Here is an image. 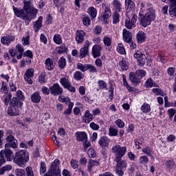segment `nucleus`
Instances as JSON below:
<instances>
[{"label": "nucleus", "mask_w": 176, "mask_h": 176, "mask_svg": "<svg viewBox=\"0 0 176 176\" xmlns=\"http://www.w3.org/2000/svg\"><path fill=\"white\" fill-rule=\"evenodd\" d=\"M101 50H102V47L98 44H96L92 47V56L94 58L101 56Z\"/></svg>", "instance_id": "obj_11"}, {"label": "nucleus", "mask_w": 176, "mask_h": 176, "mask_svg": "<svg viewBox=\"0 0 176 176\" xmlns=\"http://www.w3.org/2000/svg\"><path fill=\"white\" fill-rule=\"evenodd\" d=\"M30 160V154L27 150H21L15 153L13 162L19 167H25V164Z\"/></svg>", "instance_id": "obj_1"}, {"label": "nucleus", "mask_w": 176, "mask_h": 176, "mask_svg": "<svg viewBox=\"0 0 176 176\" xmlns=\"http://www.w3.org/2000/svg\"><path fill=\"white\" fill-rule=\"evenodd\" d=\"M10 133H12L10 131H7L8 136L6 138L7 143L5 144V148H12L13 149H16L18 145L17 140L13 135H10Z\"/></svg>", "instance_id": "obj_7"}, {"label": "nucleus", "mask_w": 176, "mask_h": 176, "mask_svg": "<svg viewBox=\"0 0 176 176\" xmlns=\"http://www.w3.org/2000/svg\"><path fill=\"white\" fill-rule=\"evenodd\" d=\"M103 42L104 45H105L106 46H111V45H112V38L108 36H104L103 38Z\"/></svg>", "instance_id": "obj_46"}, {"label": "nucleus", "mask_w": 176, "mask_h": 176, "mask_svg": "<svg viewBox=\"0 0 176 176\" xmlns=\"http://www.w3.org/2000/svg\"><path fill=\"white\" fill-rule=\"evenodd\" d=\"M98 84L100 90H104L107 87V82H105L104 80H99L98 82Z\"/></svg>", "instance_id": "obj_50"}, {"label": "nucleus", "mask_w": 176, "mask_h": 176, "mask_svg": "<svg viewBox=\"0 0 176 176\" xmlns=\"http://www.w3.org/2000/svg\"><path fill=\"white\" fill-rule=\"evenodd\" d=\"M14 41V36L12 35H8L3 36L1 38V42L3 43V45H6V46H9L10 45L11 42H13Z\"/></svg>", "instance_id": "obj_19"}, {"label": "nucleus", "mask_w": 176, "mask_h": 176, "mask_svg": "<svg viewBox=\"0 0 176 176\" xmlns=\"http://www.w3.org/2000/svg\"><path fill=\"white\" fill-rule=\"evenodd\" d=\"M72 108H74V102H69L68 108L63 112V114L71 115L72 113Z\"/></svg>", "instance_id": "obj_42"}, {"label": "nucleus", "mask_w": 176, "mask_h": 176, "mask_svg": "<svg viewBox=\"0 0 176 176\" xmlns=\"http://www.w3.org/2000/svg\"><path fill=\"white\" fill-rule=\"evenodd\" d=\"M142 152H143L144 155H147V156L150 157L152 156V153H153V151H152V149L149 147L143 148Z\"/></svg>", "instance_id": "obj_45"}, {"label": "nucleus", "mask_w": 176, "mask_h": 176, "mask_svg": "<svg viewBox=\"0 0 176 176\" xmlns=\"http://www.w3.org/2000/svg\"><path fill=\"white\" fill-rule=\"evenodd\" d=\"M136 38L138 43H142L146 40V34L144 32H139L137 34Z\"/></svg>", "instance_id": "obj_24"}, {"label": "nucleus", "mask_w": 176, "mask_h": 176, "mask_svg": "<svg viewBox=\"0 0 176 176\" xmlns=\"http://www.w3.org/2000/svg\"><path fill=\"white\" fill-rule=\"evenodd\" d=\"M76 137L77 141H80V142H84V141H87V133L85 131H78L76 133Z\"/></svg>", "instance_id": "obj_17"}, {"label": "nucleus", "mask_w": 176, "mask_h": 176, "mask_svg": "<svg viewBox=\"0 0 176 176\" xmlns=\"http://www.w3.org/2000/svg\"><path fill=\"white\" fill-rule=\"evenodd\" d=\"M86 33L83 30H77L76 34V41L77 43H83Z\"/></svg>", "instance_id": "obj_14"}, {"label": "nucleus", "mask_w": 176, "mask_h": 176, "mask_svg": "<svg viewBox=\"0 0 176 176\" xmlns=\"http://www.w3.org/2000/svg\"><path fill=\"white\" fill-rule=\"evenodd\" d=\"M36 14H38L37 9L33 8L30 10V16H28L29 17L28 18V24H30V21L36 17Z\"/></svg>", "instance_id": "obj_27"}, {"label": "nucleus", "mask_w": 176, "mask_h": 176, "mask_svg": "<svg viewBox=\"0 0 176 176\" xmlns=\"http://www.w3.org/2000/svg\"><path fill=\"white\" fill-rule=\"evenodd\" d=\"M146 87H156V84L153 83V80H152L151 78H148L146 82Z\"/></svg>", "instance_id": "obj_52"}, {"label": "nucleus", "mask_w": 176, "mask_h": 176, "mask_svg": "<svg viewBox=\"0 0 176 176\" xmlns=\"http://www.w3.org/2000/svg\"><path fill=\"white\" fill-rule=\"evenodd\" d=\"M54 42L56 43V45H61L63 43L61 36L60 34H55L54 36Z\"/></svg>", "instance_id": "obj_43"}, {"label": "nucleus", "mask_w": 176, "mask_h": 176, "mask_svg": "<svg viewBox=\"0 0 176 176\" xmlns=\"http://www.w3.org/2000/svg\"><path fill=\"white\" fill-rule=\"evenodd\" d=\"M42 99V97H41V94L39 91H36L31 96V100L34 104H38V102H41V100Z\"/></svg>", "instance_id": "obj_23"}, {"label": "nucleus", "mask_w": 176, "mask_h": 176, "mask_svg": "<svg viewBox=\"0 0 176 176\" xmlns=\"http://www.w3.org/2000/svg\"><path fill=\"white\" fill-rule=\"evenodd\" d=\"M87 64L83 65L82 63H77V69H80V71H82V72H86L87 69H89V67H87Z\"/></svg>", "instance_id": "obj_40"}, {"label": "nucleus", "mask_w": 176, "mask_h": 176, "mask_svg": "<svg viewBox=\"0 0 176 176\" xmlns=\"http://www.w3.org/2000/svg\"><path fill=\"white\" fill-rule=\"evenodd\" d=\"M16 97L19 98V100H21L22 101H24V100H25V97H24V94H23V91H21V90L16 91Z\"/></svg>", "instance_id": "obj_57"}, {"label": "nucleus", "mask_w": 176, "mask_h": 176, "mask_svg": "<svg viewBox=\"0 0 176 176\" xmlns=\"http://www.w3.org/2000/svg\"><path fill=\"white\" fill-rule=\"evenodd\" d=\"M141 110L142 111L143 113H148V112H151V105L146 102H144L141 107Z\"/></svg>", "instance_id": "obj_33"}, {"label": "nucleus", "mask_w": 176, "mask_h": 176, "mask_svg": "<svg viewBox=\"0 0 176 176\" xmlns=\"http://www.w3.org/2000/svg\"><path fill=\"white\" fill-rule=\"evenodd\" d=\"M5 157L6 160H5ZM13 157V151L12 150L6 148L4 150L0 151V167H2L3 164L8 162H12V160H14Z\"/></svg>", "instance_id": "obj_4"}, {"label": "nucleus", "mask_w": 176, "mask_h": 176, "mask_svg": "<svg viewBox=\"0 0 176 176\" xmlns=\"http://www.w3.org/2000/svg\"><path fill=\"white\" fill-rule=\"evenodd\" d=\"M109 138H108L107 136H103L100 138L98 144L100 148H108L109 146Z\"/></svg>", "instance_id": "obj_16"}, {"label": "nucleus", "mask_w": 176, "mask_h": 176, "mask_svg": "<svg viewBox=\"0 0 176 176\" xmlns=\"http://www.w3.org/2000/svg\"><path fill=\"white\" fill-rule=\"evenodd\" d=\"M112 153L116 156L115 159H122L126 153L127 152V148L126 146H120L119 144L113 146L111 148Z\"/></svg>", "instance_id": "obj_5"}, {"label": "nucleus", "mask_w": 176, "mask_h": 176, "mask_svg": "<svg viewBox=\"0 0 176 176\" xmlns=\"http://www.w3.org/2000/svg\"><path fill=\"white\" fill-rule=\"evenodd\" d=\"M74 78L76 79V80H80L81 79H83V74L79 71H77L74 73Z\"/></svg>", "instance_id": "obj_48"}, {"label": "nucleus", "mask_w": 176, "mask_h": 176, "mask_svg": "<svg viewBox=\"0 0 176 176\" xmlns=\"http://www.w3.org/2000/svg\"><path fill=\"white\" fill-rule=\"evenodd\" d=\"M12 9L14 10V13L16 17H20V19H22L23 20H25L26 25H28V12L30 9L24 8L23 10H19V8L14 7V6H12Z\"/></svg>", "instance_id": "obj_6"}, {"label": "nucleus", "mask_w": 176, "mask_h": 176, "mask_svg": "<svg viewBox=\"0 0 176 176\" xmlns=\"http://www.w3.org/2000/svg\"><path fill=\"white\" fill-rule=\"evenodd\" d=\"M94 119V116L91 113L90 111L87 110L82 117L84 123H89Z\"/></svg>", "instance_id": "obj_18"}, {"label": "nucleus", "mask_w": 176, "mask_h": 176, "mask_svg": "<svg viewBox=\"0 0 176 176\" xmlns=\"http://www.w3.org/2000/svg\"><path fill=\"white\" fill-rule=\"evenodd\" d=\"M165 164L168 168L171 170L174 167V161L171 160H166Z\"/></svg>", "instance_id": "obj_55"}, {"label": "nucleus", "mask_w": 176, "mask_h": 176, "mask_svg": "<svg viewBox=\"0 0 176 176\" xmlns=\"http://www.w3.org/2000/svg\"><path fill=\"white\" fill-rule=\"evenodd\" d=\"M90 46V41L87 40L83 47L80 50V58H85L89 54V47Z\"/></svg>", "instance_id": "obj_10"}, {"label": "nucleus", "mask_w": 176, "mask_h": 176, "mask_svg": "<svg viewBox=\"0 0 176 176\" xmlns=\"http://www.w3.org/2000/svg\"><path fill=\"white\" fill-rule=\"evenodd\" d=\"M22 42H23V45H24V46H25L27 45H30V35H28L26 37H23L22 38Z\"/></svg>", "instance_id": "obj_61"}, {"label": "nucleus", "mask_w": 176, "mask_h": 176, "mask_svg": "<svg viewBox=\"0 0 176 176\" xmlns=\"http://www.w3.org/2000/svg\"><path fill=\"white\" fill-rule=\"evenodd\" d=\"M100 165V162L98 161H96L94 160H89L87 165V171L89 173L93 172V167L97 166Z\"/></svg>", "instance_id": "obj_22"}, {"label": "nucleus", "mask_w": 176, "mask_h": 176, "mask_svg": "<svg viewBox=\"0 0 176 176\" xmlns=\"http://www.w3.org/2000/svg\"><path fill=\"white\" fill-rule=\"evenodd\" d=\"M31 1L32 0H23V9H30L31 8Z\"/></svg>", "instance_id": "obj_59"}, {"label": "nucleus", "mask_w": 176, "mask_h": 176, "mask_svg": "<svg viewBox=\"0 0 176 176\" xmlns=\"http://www.w3.org/2000/svg\"><path fill=\"white\" fill-rule=\"evenodd\" d=\"M24 76L32 78V76H34V69H28L26 71Z\"/></svg>", "instance_id": "obj_56"}, {"label": "nucleus", "mask_w": 176, "mask_h": 176, "mask_svg": "<svg viewBox=\"0 0 176 176\" xmlns=\"http://www.w3.org/2000/svg\"><path fill=\"white\" fill-rule=\"evenodd\" d=\"M137 21V19L135 18V16H133L131 18V20H130V18H128L125 21V27L127 28L129 30H131L133 27H135V23Z\"/></svg>", "instance_id": "obj_13"}, {"label": "nucleus", "mask_w": 176, "mask_h": 176, "mask_svg": "<svg viewBox=\"0 0 176 176\" xmlns=\"http://www.w3.org/2000/svg\"><path fill=\"white\" fill-rule=\"evenodd\" d=\"M156 19V11L153 10V8L150 7L147 9L146 14L143 16L140 19V24L142 27H148L151 25L152 21Z\"/></svg>", "instance_id": "obj_2"}, {"label": "nucleus", "mask_w": 176, "mask_h": 176, "mask_svg": "<svg viewBox=\"0 0 176 176\" xmlns=\"http://www.w3.org/2000/svg\"><path fill=\"white\" fill-rule=\"evenodd\" d=\"M172 3L169 8V13L172 17H176V3L173 2V1L169 0Z\"/></svg>", "instance_id": "obj_25"}, {"label": "nucleus", "mask_w": 176, "mask_h": 176, "mask_svg": "<svg viewBox=\"0 0 176 176\" xmlns=\"http://www.w3.org/2000/svg\"><path fill=\"white\" fill-rule=\"evenodd\" d=\"M120 19V15L118 11H115L114 14H113V24H118L119 23Z\"/></svg>", "instance_id": "obj_39"}, {"label": "nucleus", "mask_w": 176, "mask_h": 176, "mask_svg": "<svg viewBox=\"0 0 176 176\" xmlns=\"http://www.w3.org/2000/svg\"><path fill=\"white\" fill-rule=\"evenodd\" d=\"M146 75V72L144 69H138L135 72H131L129 74V80L133 83L135 86L140 85L141 79Z\"/></svg>", "instance_id": "obj_3"}, {"label": "nucleus", "mask_w": 176, "mask_h": 176, "mask_svg": "<svg viewBox=\"0 0 176 176\" xmlns=\"http://www.w3.org/2000/svg\"><path fill=\"white\" fill-rule=\"evenodd\" d=\"M118 133H119V130L113 126L109 129V135H110V137H116Z\"/></svg>", "instance_id": "obj_32"}, {"label": "nucleus", "mask_w": 176, "mask_h": 176, "mask_svg": "<svg viewBox=\"0 0 176 176\" xmlns=\"http://www.w3.org/2000/svg\"><path fill=\"white\" fill-rule=\"evenodd\" d=\"M145 56V54L142 53V52L138 50L136 51L134 54H133V57L134 58H136V60H140V58H142V56Z\"/></svg>", "instance_id": "obj_44"}, {"label": "nucleus", "mask_w": 176, "mask_h": 176, "mask_svg": "<svg viewBox=\"0 0 176 176\" xmlns=\"http://www.w3.org/2000/svg\"><path fill=\"white\" fill-rule=\"evenodd\" d=\"M58 65L62 69L65 68V65H67V63L65 62V58L62 57L60 58L58 61Z\"/></svg>", "instance_id": "obj_49"}, {"label": "nucleus", "mask_w": 176, "mask_h": 176, "mask_svg": "<svg viewBox=\"0 0 176 176\" xmlns=\"http://www.w3.org/2000/svg\"><path fill=\"white\" fill-rule=\"evenodd\" d=\"M60 83L64 89H67L69 91H71V93H75V91H76V89L72 86L68 78H66L65 77L61 78L60 79Z\"/></svg>", "instance_id": "obj_8"}, {"label": "nucleus", "mask_w": 176, "mask_h": 176, "mask_svg": "<svg viewBox=\"0 0 176 176\" xmlns=\"http://www.w3.org/2000/svg\"><path fill=\"white\" fill-rule=\"evenodd\" d=\"M117 52L120 54H124L126 53V50H124V46L122 43H119L117 47Z\"/></svg>", "instance_id": "obj_47"}, {"label": "nucleus", "mask_w": 176, "mask_h": 176, "mask_svg": "<svg viewBox=\"0 0 176 176\" xmlns=\"http://www.w3.org/2000/svg\"><path fill=\"white\" fill-rule=\"evenodd\" d=\"M113 6L116 9V12H122V3L119 0H113Z\"/></svg>", "instance_id": "obj_28"}, {"label": "nucleus", "mask_w": 176, "mask_h": 176, "mask_svg": "<svg viewBox=\"0 0 176 176\" xmlns=\"http://www.w3.org/2000/svg\"><path fill=\"white\" fill-rule=\"evenodd\" d=\"M70 163L72 168H74V169L78 168V161L76 160H74V159L71 160Z\"/></svg>", "instance_id": "obj_62"}, {"label": "nucleus", "mask_w": 176, "mask_h": 176, "mask_svg": "<svg viewBox=\"0 0 176 176\" xmlns=\"http://www.w3.org/2000/svg\"><path fill=\"white\" fill-rule=\"evenodd\" d=\"M140 164H143L144 166H146L148 163H149V158L146 155H142L139 158Z\"/></svg>", "instance_id": "obj_29"}, {"label": "nucleus", "mask_w": 176, "mask_h": 176, "mask_svg": "<svg viewBox=\"0 0 176 176\" xmlns=\"http://www.w3.org/2000/svg\"><path fill=\"white\" fill-rule=\"evenodd\" d=\"M43 21V17L39 16L36 21L33 22V28L35 32H38L39 30L42 28Z\"/></svg>", "instance_id": "obj_15"}, {"label": "nucleus", "mask_w": 176, "mask_h": 176, "mask_svg": "<svg viewBox=\"0 0 176 176\" xmlns=\"http://www.w3.org/2000/svg\"><path fill=\"white\" fill-rule=\"evenodd\" d=\"M116 173H117L118 175L123 176L124 175V172H123L122 168H119V167L116 166Z\"/></svg>", "instance_id": "obj_64"}, {"label": "nucleus", "mask_w": 176, "mask_h": 176, "mask_svg": "<svg viewBox=\"0 0 176 176\" xmlns=\"http://www.w3.org/2000/svg\"><path fill=\"white\" fill-rule=\"evenodd\" d=\"M45 65H46V68L49 71H52L54 68V64L53 63V60L50 58H47L45 60Z\"/></svg>", "instance_id": "obj_31"}, {"label": "nucleus", "mask_w": 176, "mask_h": 176, "mask_svg": "<svg viewBox=\"0 0 176 176\" xmlns=\"http://www.w3.org/2000/svg\"><path fill=\"white\" fill-rule=\"evenodd\" d=\"M13 168V166L12 165H6L0 168V175H3L5 174V171H10Z\"/></svg>", "instance_id": "obj_34"}, {"label": "nucleus", "mask_w": 176, "mask_h": 176, "mask_svg": "<svg viewBox=\"0 0 176 176\" xmlns=\"http://www.w3.org/2000/svg\"><path fill=\"white\" fill-rule=\"evenodd\" d=\"M10 104L12 107L21 108V107H23V102L20 101L17 98L14 97L10 100Z\"/></svg>", "instance_id": "obj_20"}, {"label": "nucleus", "mask_w": 176, "mask_h": 176, "mask_svg": "<svg viewBox=\"0 0 176 176\" xmlns=\"http://www.w3.org/2000/svg\"><path fill=\"white\" fill-rule=\"evenodd\" d=\"M119 67L121 68V71H127L129 65H127V62L124 60H122L119 62Z\"/></svg>", "instance_id": "obj_36"}, {"label": "nucleus", "mask_w": 176, "mask_h": 176, "mask_svg": "<svg viewBox=\"0 0 176 176\" xmlns=\"http://www.w3.org/2000/svg\"><path fill=\"white\" fill-rule=\"evenodd\" d=\"M40 173L41 174H45L46 173V164L43 162H41Z\"/></svg>", "instance_id": "obj_58"}, {"label": "nucleus", "mask_w": 176, "mask_h": 176, "mask_svg": "<svg viewBox=\"0 0 176 176\" xmlns=\"http://www.w3.org/2000/svg\"><path fill=\"white\" fill-rule=\"evenodd\" d=\"M88 156H89V157H92V158L96 157V151H94V149H93V148H89V149L88 150Z\"/></svg>", "instance_id": "obj_60"}, {"label": "nucleus", "mask_w": 176, "mask_h": 176, "mask_svg": "<svg viewBox=\"0 0 176 176\" xmlns=\"http://www.w3.org/2000/svg\"><path fill=\"white\" fill-rule=\"evenodd\" d=\"M125 5H126V8L129 10H133V9L135 8V5H134V2H133L131 0H125Z\"/></svg>", "instance_id": "obj_37"}, {"label": "nucleus", "mask_w": 176, "mask_h": 176, "mask_svg": "<svg viewBox=\"0 0 176 176\" xmlns=\"http://www.w3.org/2000/svg\"><path fill=\"white\" fill-rule=\"evenodd\" d=\"M114 160L117 163L116 167L120 168H126V167H127V163L126 161L122 160V159H115Z\"/></svg>", "instance_id": "obj_26"}, {"label": "nucleus", "mask_w": 176, "mask_h": 176, "mask_svg": "<svg viewBox=\"0 0 176 176\" xmlns=\"http://www.w3.org/2000/svg\"><path fill=\"white\" fill-rule=\"evenodd\" d=\"M146 63H148V59H146V56L145 55H143L140 59L138 60V65L139 67H144Z\"/></svg>", "instance_id": "obj_35"}, {"label": "nucleus", "mask_w": 176, "mask_h": 176, "mask_svg": "<svg viewBox=\"0 0 176 176\" xmlns=\"http://www.w3.org/2000/svg\"><path fill=\"white\" fill-rule=\"evenodd\" d=\"M50 91L53 96H61L63 93V87L58 83H55L50 87Z\"/></svg>", "instance_id": "obj_9"}, {"label": "nucleus", "mask_w": 176, "mask_h": 176, "mask_svg": "<svg viewBox=\"0 0 176 176\" xmlns=\"http://www.w3.org/2000/svg\"><path fill=\"white\" fill-rule=\"evenodd\" d=\"M111 14H112L111 13V10L108 8H105L104 11L102 14V17H103L104 20H107V19L110 18Z\"/></svg>", "instance_id": "obj_38"}, {"label": "nucleus", "mask_w": 176, "mask_h": 176, "mask_svg": "<svg viewBox=\"0 0 176 176\" xmlns=\"http://www.w3.org/2000/svg\"><path fill=\"white\" fill-rule=\"evenodd\" d=\"M55 166H56V160H54L52 163L50 170L48 172H47L46 174L44 176H53V175H54Z\"/></svg>", "instance_id": "obj_30"}, {"label": "nucleus", "mask_w": 176, "mask_h": 176, "mask_svg": "<svg viewBox=\"0 0 176 176\" xmlns=\"http://www.w3.org/2000/svg\"><path fill=\"white\" fill-rule=\"evenodd\" d=\"M115 123L119 129H123L124 127V122L120 119L116 120Z\"/></svg>", "instance_id": "obj_53"}, {"label": "nucleus", "mask_w": 176, "mask_h": 176, "mask_svg": "<svg viewBox=\"0 0 176 176\" xmlns=\"http://www.w3.org/2000/svg\"><path fill=\"white\" fill-rule=\"evenodd\" d=\"M7 113L9 116H19L20 115V111L19 110V107L10 105L7 109Z\"/></svg>", "instance_id": "obj_12"}, {"label": "nucleus", "mask_w": 176, "mask_h": 176, "mask_svg": "<svg viewBox=\"0 0 176 176\" xmlns=\"http://www.w3.org/2000/svg\"><path fill=\"white\" fill-rule=\"evenodd\" d=\"M122 35L124 42H130L133 40V34L126 29L123 30Z\"/></svg>", "instance_id": "obj_21"}, {"label": "nucleus", "mask_w": 176, "mask_h": 176, "mask_svg": "<svg viewBox=\"0 0 176 176\" xmlns=\"http://www.w3.org/2000/svg\"><path fill=\"white\" fill-rule=\"evenodd\" d=\"M88 69L89 70V72L92 74H95L97 72V68H96L93 65H87Z\"/></svg>", "instance_id": "obj_63"}, {"label": "nucleus", "mask_w": 176, "mask_h": 176, "mask_svg": "<svg viewBox=\"0 0 176 176\" xmlns=\"http://www.w3.org/2000/svg\"><path fill=\"white\" fill-rule=\"evenodd\" d=\"M89 10V16H91V20H94L97 17V10L94 7H91Z\"/></svg>", "instance_id": "obj_41"}, {"label": "nucleus", "mask_w": 176, "mask_h": 176, "mask_svg": "<svg viewBox=\"0 0 176 176\" xmlns=\"http://www.w3.org/2000/svg\"><path fill=\"white\" fill-rule=\"evenodd\" d=\"M68 48L65 47V44H63L61 46L59 47V50H58V54H62V53H67Z\"/></svg>", "instance_id": "obj_51"}, {"label": "nucleus", "mask_w": 176, "mask_h": 176, "mask_svg": "<svg viewBox=\"0 0 176 176\" xmlns=\"http://www.w3.org/2000/svg\"><path fill=\"white\" fill-rule=\"evenodd\" d=\"M82 23H83L84 25H85L87 27H88V25H90V23H91L90 17L84 16L82 18Z\"/></svg>", "instance_id": "obj_54"}]
</instances>
